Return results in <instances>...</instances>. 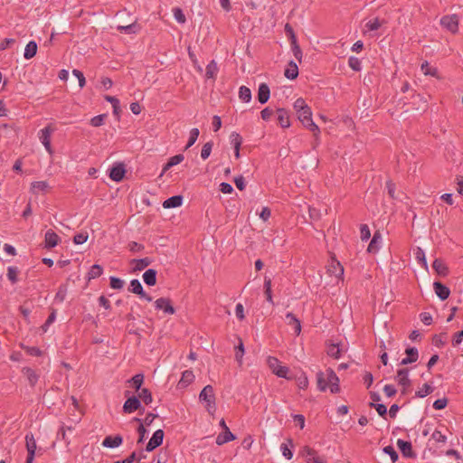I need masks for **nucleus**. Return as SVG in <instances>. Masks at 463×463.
Instances as JSON below:
<instances>
[{"label": "nucleus", "instance_id": "f257e3e1", "mask_svg": "<svg viewBox=\"0 0 463 463\" xmlns=\"http://www.w3.org/2000/svg\"><path fill=\"white\" fill-rule=\"evenodd\" d=\"M317 384L321 392H325L327 388L330 389L332 393L340 392L339 378L331 368H327L326 372L320 371L317 373Z\"/></svg>", "mask_w": 463, "mask_h": 463}, {"label": "nucleus", "instance_id": "f03ea898", "mask_svg": "<svg viewBox=\"0 0 463 463\" xmlns=\"http://www.w3.org/2000/svg\"><path fill=\"white\" fill-rule=\"evenodd\" d=\"M298 118L307 128L313 132L314 136L317 137V135L320 133V130L317 125L312 119V111L309 107L298 112Z\"/></svg>", "mask_w": 463, "mask_h": 463}, {"label": "nucleus", "instance_id": "7ed1b4c3", "mask_svg": "<svg viewBox=\"0 0 463 463\" xmlns=\"http://www.w3.org/2000/svg\"><path fill=\"white\" fill-rule=\"evenodd\" d=\"M199 400L206 402V410L209 413L215 411V395L212 385L208 384L201 391Z\"/></svg>", "mask_w": 463, "mask_h": 463}, {"label": "nucleus", "instance_id": "20e7f679", "mask_svg": "<svg viewBox=\"0 0 463 463\" xmlns=\"http://www.w3.org/2000/svg\"><path fill=\"white\" fill-rule=\"evenodd\" d=\"M129 393V391L125 392V396L128 397V399L123 405V411L125 413H132L136 411H139V414H143L145 408L141 405L139 398L135 395L128 397Z\"/></svg>", "mask_w": 463, "mask_h": 463}, {"label": "nucleus", "instance_id": "39448f33", "mask_svg": "<svg viewBox=\"0 0 463 463\" xmlns=\"http://www.w3.org/2000/svg\"><path fill=\"white\" fill-rule=\"evenodd\" d=\"M267 364L273 373L281 378L288 379V368L287 366H283L280 364V362L278 358L274 356L267 357Z\"/></svg>", "mask_w": 463, "mask_h": 463}, {"label": "nucleus", "instance_id": "423d86ee", "mask_svg": "<svg viewBox=\"0 0 463 463\" xmlns=\"http://www.w3.org/2000/svg\"><path fill=\"white\" fill-rule=\"evenodd\" d=\"M440 24L452 33L458 31V16L457 14L444 15L440 19Z\"/></svg>", "mask_w": 463, "mask_h": 463}, {"label": "nucleus", "instance_id": "0eeeda50", "mask_svg": "<svg viewBox=\"0 0 463 463\" xmlns=\"http://www.w3.org/2000/svg\"><path fill=\"white\" fill-rule=\"evenodd\" d=\"M302 456L306 458L307 463H326V460L320 457L317 450L308 446L303 448Z\"/></svg>", "mask_w": 463, "mask_h": 463}, {"label": "nucleus", "instance_id": "6e6552de", "mask_svg": "<svg viewBox=\"0 0 463 463\" xmlns=\"http://www.w3.org/2000/svg\"><path fill=\"white\" fill-rule=\"evenodd\" d=\"M53 131L54 128L51 125H48L44 128L41 129L39 133V138L41 142L50 154L52 153V148L51 145V135Z\"/></svg>", "mask_w": 463, "mask_h": 463}, {"label": "nucleus", "instance_id": "1a4fd4ad", "mask_svg": "<svg viewBox=\"0 0 463 463\" xmlns=\"http://www.w3.org/2000/svg\"><path fill=\"white\" fill-rule=\"evenodd\" d=\"M128 290L139 296V298L146 299L148 302H151L153 300L152 297L144 291L143 286L141 285L140 281L137 279H134L130 281Z\"/></svg>", "mask_w": 463, "mask_h": 463}, {"label": "nucleus", "instance_id": "9d476101", "mask_svg": "<svg viewBox=\"0 0 463 463\" xmlns=\"http://www.w3.org/2000/svg\"><path fill=\"white\" fill-rule=\"evenodd\" d=\"M25 443L27 449L26 459H29V463L33 462V459L35 458V451L37 449V445L33 433H27L25 435Z\"/></svg>", "mask_w": 463, "mask_h": 463}, {"label": "nucleus", "instance_id": "9b49d317", "mask_svg": "<svg viewBox=\"0 0 463 463\" xmlns=\"http://www.w3.org/2000/svg\"><path fill=\"white\" fill-rule=\"evenodd\" d=\"M164 436H165V433H164L163 430H156L153 433V436L151 437L149 441L147 442V444L146 446V450L150 452V451H153L157 447H159L163 443Z\"/></svg>", "mask_w": 463, "mask_h": 463}, {"label": "nucleus", "instance_id": "f8f14e48", "mask_svg": "<svg viewBox=\"0 0 463 463\" xmlns=\"http://www.w3.org/2000/svg\"><path fill=\"white\" fill-rule=\"evenodd\" d=\"M126 167L123 163H116L110 168L109 178L115 182H120L124 179Z\"/></svg>", "mask_w": 463, "mask_h": 463}, {"label": "nucleus", "instance_id": "ddd939ff", "mask_svg": "<svg viewBox=\"0 0 463 463\" xmlns=\"http://www.w3.org/2000/svg\"><path fill=\"white\" fill-rule=\"evenodd\" d=\"M155 307L158 310H163L165 314L174 315L175 313L171 299L167 298H157L155 301Z\"/></svg>", "mask_w": 463, "mask_h": 463}, {"label": "nucleus", "instance_id": "4468645a", "mask_svg": "<svg viewBox=\"0 0 463 463\" xmlns=\"http://www.w3.org/2000/svg\"><path fill=\"white\" fill-rule=\"evenodd\" d=\"M60 240L61 239L56 232H54L51 229L48 230L45 232V236H44V248L52 249V248L55 247L56 245H58Z\"/></svg>", "mask_w": 463, "mask_h": 463}, {"label": "nucleus", "instance_id": "2eb2a0df", "mask_svg": "<svg viewBox=\"0 0 463 463\" xmlns=\"http://www.w3.org/2000/svg\"><path fill=\"white\" fill-rule=\"evenodd\" d=\"M433 288L436 295L441 299L446 300L450 294V289L444 284L439 281H435L433 283Z\"/></svg>", "mask_w": 463, "mask_h": 463}, {"label": "nucleus", "instance_id": "dca6fc26", "mask_svg": "<svg viewBox=\"0 0 463 463\" xmlns=\"http://www.w3.org/2000/svg\"><path fill=\"white\" fill-rule=\"evenodd\" d=\"M123 442V438L121 435H115V436H107L103 441L102 446L105 448H118L119 447Z\"/></svg>", "mask_w": 463, "mask_h": 463}, {"label": "nucleus", "instance_id": "f3484780", "mask_svg": "<svg viewBox=\"0 0 463 463\" xmlns=\"http://www.w3.org/2000/svg\"><path fill=\"white\" fill-rule=\"evenodd\" d=\"M432 268L440 277H447L449 275V268L447 264L440 259H435L432 263Z\"/></svg>", "mask_w": 463, "mask_h": 463}, {"label": "nucleus", "instance_id": "a211bd4d", "mask_svg": "<svg viewBox=\"0 0 463 463\" xmlns=\"http://www.w3.org/2000/svg\"><path fill=\"white\" fill-rule=\"evenodd\" d=\"M270 97V90L269 87L266 83H261L259 86L258 90V100L260 104H265L268 102Z\"/></svg>", "mask_w": 463, "mask_h": 463}, {"label": "nucleus", "instance_id": "6ab92c4d", "mask_svg": "<svg viewBox=\"0 0 463 463\" xmlns=\"http://www.w3.org/2000/svg\"><path fill=\"white\" fill-rule=\"evenodd\" d=\"M278 122L281 128H287L290 126L288 111L285 109H278Z\"/></svg>", "mask_w": 463, "mask_h": 463}, {"label": "nucleus", "instance_id": "aec40b11", "mask_svg": "<svg viewBox=\"0 0 463 463\" xmlns=\"http://www.w3.org/2000/svg\"><path fill=\"white\" fill-rule=\"evenodd\" d=\"M184 197L182 195H174L169 197L163 203V207L165 209L176 208L182 205Z\"/></svg>", "mask_w": 463, "mask_h": 463}, {"label": "nucleus", "instance_id": "412c9836", "mask_svg": "<svg viewBox=\"0 0 463 463\" xmlns=\"http://www.w3.org/2000/svg\"><path fill=\"white\" fill-rule=\"evenodd\" d=\"M381 241H382V234L379 231H377L374 232L373 239L368 245L367 251L369 253L377 252L380 248Z\"/></svg>", "mask_w": 463, "mask_h": 463}, {"label": "nucleus", "instance_id": "4be33fe9", "mask_svg": "<svg viewBox=\"0 0 463 463\" xmlns=\"http://www.w3.org/2000/svg\"><path fill=\"white\" fill-rule=\"evenodd\" d=\"M286 322H287V324L288 326H293L296 335H299L300 334V332H301L300 321H299V319H298L296 317V316L293 313H291V312L287 313V315H286Z\"/></svg>", "mask_w": 463, "mask_h": 463}, {"label": "nucleus", "instance_id": "5701e85b", "mask_svg": "<svg viewBox=\"0 0 463 463\" xmlns=\"http://www.w3.org/2000/svg\"><path fill=\"white\" fill-rule=\"evenodd\" d=\"M284 75L288 80H295L298 76V67L297 63L293 61H290L288 64L284 71Z\"/></svg>", "mask_w": 463, "mask_h": 463}, {"label": "nucleus", "instance_id": "b1692460", "mask_svg": "<svg viewBox=\"0 0 463 463\" xmlns=\"http://www.w3.org/2000/svg\"><path fill=\"white\" fill-rule=\"evenodd\" d=\"M236 437L231 432L229 428L223 430V432L220 433L216 438V443L218 445H223L229 441L234 440Z\"/></svg>", "mask_w": 463, "mask_h": 463}, {"label": "nucleus", "instance_id": "393cba45", "mask_svg": "<svg viewBox=\"0 0 463 463\" xmlns=\"http://www.w3.org/2000/svg\"><path fill=\"white\" fill-rule=\"evenodd\" d=\"M22 372L26 376L29 384L34 387L39 379V375L35 371L30 367H24Z\"/></svg>", "mask_w": 463, "mask_h": 463}, {"label": "nucleus", "instance_id": "a878e982", "mask_svg": "<svg viewBox=\"0 0 463 463\" xmlns=\"http://www.w3.org/2000/svg\"><path fill=\"white\" fill-rule=\"evenodd\" d=\"M194 379V374L192 370H185L182 373V377L178 383L179 388L187 387Z\"/></svg>", "mask_w": 463, "mask_h": 463}, {"label": "nucleus", "instance_id": "bb28decb", "mask_svg": "<svg viewBox=\"0 0 463 463\" xmlns=\"http://www.w3.org/2000/svg\"><path fill=\"white\" fill-rule=\"evenodd\" d=\"M327 270L331 275H334L336 278H340L344 274V268L342 267L340 262L336 261L335 260H332V262L328 266Z\"/></svg>", "mask_w": 463, "mask_h": 463}, {"label": "nucleus", "instance_id": "cd10ccee", "mask_svg": "<svg viewBox=\"0 0 463 463\" xmlns=\"http://www.w3.org/2000/svg\"><path fill=\"white\" fill-rule=\"evenodd\" d=\"M156 274L157 271L154 269L146 270L143 274L144 282L147 286H155L156 284Z\"/></svg>", "mask_w": 463, "mask_h": 463}, {"label": "nucleus", "instance_id": "c85d7f7f", "mask_svg": "<svg viewBox=\"0 0 463 463\" xmlns=\"http://www.w3.org/2000/svg\"><path fill=\"white\" fill-rule=\"evenodd\" d=\"M37 43L34 41H30L24 50V56L26 60H30L36 55L37 52Z\"/></svg>", "mask_w": 463, "mask_h": 463}, {"label": "nucleus", "instance_id": "c756f323", "mask_svg": "<svg viewBox=\"0 0 463 463\" xmlns=\"http://www.w3.org/2000/svg\"><path fill=\"white\" fill-rule=\"evenodd\" d=\"M132 262L136 264L134 267V271H141L152 263V260L148 257H146L138 260L134 259L132 260Z\"/></svg>", "mask_w": 463, "mask_h": 463}, {"label": "nucleus", "instance_id": "7c9ffc66", "mask_svg": "<svg viewBox=\"0 0 463 463\" xmlns=\"http://www.w3.org/2000/svg\"><path fill=\"white\" fill-rule=\"evenodd\" d=\"M129 383H132V387L137 391L141 390V386L144 383V374L143 373H137L135 374L129 381Z\"/></svg>", "mask_w": 463, "mask_h": 463}, {"label": "nucleus", "instance_id": "2f4dec72", "mask_svg": "<svg viewBox=\"0 0 463 463\" xmlns=\"http://www.w3.org/2000/svg\"><path fill=\"white\" fill-rule=\"evenodd\" d=\"M137 397L146 405L150 404L153 401L152 393L147 388L141 389Z\"/></svg>", "mask_w": 463, "mask_h": 463}, {"label": "nucleus", "instance_id": "473e14b6", "mask_svg": "<svg viewBox=\"0 0 463 463\" xmlns=\"http://www.w3.org/2000/svg\"><path fill=\"white\" fill-rule=\"evenodd\" d=\"M218 72V66L214 60L211 61L206 66V78L214 79Z\"/></svg>", "mask_w": 463, "mask_h": 463}, {"label": "nucleus", "instance_id": "72a5a7b5", "mask_svg": "<svg viewBox=\"0 0 463 463\" xmlns=\"http://www.w3.org/2000/svg\"><path fill=\"white\" fill-rule=\"evenodd\" d=\"M19 269L17 267L14 266H9L7 268V279L10 280L12 284H15L18 281V274Z\"/></svg>", "mask_w": 463, "mask_h": 463}, {"label": "nucleus", "instance_id": "f704fd0d", "mask_svg": "<svg viewBox=\"0 0 463 463\" xmlns=\"http://www.w3.org/2000/svg\"><path fill=\"white\" fill-rule=\"evenodd\" d=\"M102 272V267L100 265L94 264L93 266H91L90 270L88 273V279L90 280L93 279H97L101 276Z\"/></svg>", "mask_w": 463, "mask_h": 463}, {"label": "nucleus", "instance_id": "c9c22d12", "mask_svg": "<svg viewBox=\"0 0 463 463\" xmlns=\"http://www.w3.org/2000/svg\"><path fill=\"white\" fill-rule=\"evenodd\" d=\"M118 29L121 33L130 34V33H137L139 31L140 26L137 23H133V24L126 25V26H118Z\"/></svg>", "mask_w": 463, "mask_h": 463}, {"label": "nucleus", "instance_id": "e433bc0d", "mask_svg": "<svg viewBox=\"0 0 463 463\" xmlns=\"http://www.w3.org/2000/svg\"><path fill=\"white\" fill-rule=\"evenodd\" d=\"M239 98L244 102H250L251 99V91L246 86H241L239 90Z\"/></svg>", "mask_w": 463, "mask_h": 463}, {"label": "nucleus", "instance_id": "4c0bfd02", "mask_svg": "<svg viewBox=\"0 0 463 463\" xmlns=\"http://www.w3.org/2000/svg\"><path fill=\"white\" fill-rule=\"evenodd\" d=\"M48 188V184L45 181H35L31 184L33 193L37 194L39 191H45Z\"/></svg>", "mask_w": 463, "mask_h": 463}, {"label": "nucleus", "instance_id": "58836bf2", "mask_svg": "<svg viewBox=\"0 0 463 463\" xmlns=\"http://www.w3.org/2000/svg\"><path fill=\"white\" fill-rule=\"evenodd\" d=\"M264 289L267 301L273 304L272 293H271V279L265 277L264 279Z\"/></svg>", "mask_w": 463, "mask_h": 463}, {"label": "nucleus", "instance_id": "ea45409f", "mask_svg": "<svg viewBox=\"0 0 463 463\" xmlns=\"http://www.w3.org/2000/svg\"><path fill=\"white\" fill-rule=\"evenodd\" d=\"M244 353L245 350L242 340L239 338V344L235 346V359L239 362V364H241Z\"/></svg>", "mask_w": 463, "mask_h": 463}, {"label": "nucleus", "instance_id": "a19ab883", "mask_svg": "<svg viewBox=\"0 0 463 463\" xmlns=\"http://www.w3.org/2000/svg\"><path fill=\"white\" fill-rule=\"evenodd\" d=\"M398 383L401 386V395H405V368L398 370Z\"/></svg>", "mask_w": 463, "mask_h": 463}, {"label": "nucleus", "instance_id": "79ce46f5", "mask_svg": "<svg viewBox=\"0 0 463 463\" xmlns=\"http://www.w3.org/2000/svg\"><path fill=\"white\" fill-rule=\"evenodd\" d=\"M418 357V349L416 347L407 348V364L416 362Z\"/></svg>", "mask_w": 463, "mask_h": 463}, {"label": "nucleus", "instance_id": "37998d69", "mask_svg": "<svg viewBox=\"0 0 463 463\" xmlns=\"http://www.w3.org/2000/svg\"><path fill=\"white\" fill-rule=\"evenodd\" d=\"M134 420L139 422V426L137 427V433L139 435L137 443H142L145 439L146 430L144 427V425L142 424L141 420L139 418H134Z\"/></svg>", "mask_w": 463, "mask_h": 463}, {"label": "nucleus", "instance_id": "c03bdc74", "mask_svg": "<svg viewBox=\"0 0 463 463\" xmlns=\"http://www.w3.org/2000/svg\"><path fill=\"white\" fill-rule=\"evenodd\" d=\"M199 133H200L199 129L196 128L191 129L189 140L185 146V149H188L190 146H192L195 143V141L197 140V138L199 137Z\"/></svg>", "mask_w": 463, "mask_h": 463}, {"label": "nucleus", "instance_id": "a18cd8bd", "mask_svg": "<svg viewBox=\"0 0 463 463\" xmlns=\"http://www.w3.org/2000/svg\"><path fill=\"white\" fill-rule=\"evenodd\" d=\"M67 295V285H61L55 295V300L63 302Z\"/></svg>", "mask_w": 463, "mask_h": 463}, {"label": "nucleus", "instance_id": "49530a36", "mask_svg": "<svg viewBox=\"0 0 463 463\" xmlns=\"http://www.w3.org/2000/svg\"><path fill=\"white\" fill-rule=\"evenodd\" d=\"M341 350L337 345L332 344L327 349V354L335 359L340 357Z\"/></svg>", "mask_w": 463, "mask_h": 463}, {"label": "nucleus", "instance_id": "de8ad7c7", "mask_svg": "<svg viewBox=\"0 0 463 463\" xmlns=\"http://www.w3.org/2000/svg\"><path fill=\"white\" fill-rule=\"evenodd\" d=\"M348 65L350 66V68L352 70H354L355 71H360L362 69L360 60L354 56L349 57Z\"/></svg>", "mask_w": 463, "mask_h": 463}, {"label": "nucleus", "instance_id": "09e8293b", "mask_svg": "<svg viewBox=\"0 0 463 463\" xmlns=\"http://www.w3.org/2000/svg\"><path fill=\"white\" fill-rule=\"evenodd\" d=\"M433 387L429 383H424L422 388L416 392V396L423 398L433 392Z\"/></svg>", "mask_w": 463, "mask_h": 463}, {"label": "nucleus", "instance_id": "8fccbe9b", "mask_svg": "<svg viewBox=\"0 0 463 463\" xmlns=\"http://www.w3.org/2000/svg\"><path fill=\"white\" fill-rule=\"evenodd\" d=\"M213 145V142L210 141V142L205 143L203 146V148H202V151H201V157L203 160L207 159L209 157V156L211 155Z\"/></svg>", "mask_w": 463, "mask_h": 463}, {"label": "nucleus", "instance_id": "3c124183", "mask_svg": "<svg viewBox=\"0 0 463 463\" xmlns=\"http://www.w3.org/2000/svg\"><path fill=\"white\" fill-rule=\"evenodd\" d=\"M230 139H231V143L233 146V147L234 146H241V144H242V137H241V136L239 133L235 132V131L232 132V134L230 135Z\"/></svg>", "mask_w": 463, "mask_h": 463}, {"label": "nucleus", "instance_id": "603ef678", "mask_svg": "<svg viewBox=\"0 0 463 463\" xmlns=\"http://www.w3.org/2000/svg\"><path fill=\"white\" fill-rule=\"evenodd\" d=\"M107 118V114H100L98 116H95L90 119V125L92 127H100L104 124V120Z\"/></svg>", "mask_w": 463, "mask_h": 463}, {"label": "nucleus", "instance_id": "864d4df0", "mask_svg": "<svg viewBox=\"0 0 463 463\" xmlns=\"http://www.w3.org/2000/svg\"><path fill=\"white\" fill-rule=\"evenodd\" d=\"M383 452L391 457L392 462L394 463L398 460V453L392 446H386L383 448Z\"/></svg>", "mask_w": 463, "mask_h": 463}, {"label": "nucleus", "instance_id": "5fc2aeb1", "mask_svg": "<svg viewBox=\"0 0 463 463\" xmlns=\"http://www.w3.org/2000/svg\"><path fill=\"white\" fill-rule=\"evenodd\" d=\"M415 256H416V259L419 261V263L421 264L422 267L427 268V260L425 258V253L420 248H417Z\"/></svg>", "mask_w": 463, "mask_h": 463}, {"label": "nucleus", "instance_id": "6e6d98bb", "mask_svg": "<svg viewBox=\"0 0 463 463\" xmlns=\"http://www.w3.org/2000/svg\"><path fill=\"white\" fill-rule=\"evenodd\" d=\"M360 235L362 241H367L371 237V232L367 224L360 226Z\"/></svg>", "mask_w": 463, "mask_h": 463}, {"label": "nucleus", "instance_id": "4d7b16f0", "mask_svg": "<svg viewBox=\"0 0 463 463\" xmlns=\"http://www.w3.org/2000/svg\"><path fill=\"white\" fill-rule=\"evenodd\" d=\"M421 71L424 72L425 75L435 76L437 74V69L431 68L428 61H425L421 64Z\"/></svg>", "mask_w": 463, "mask_h": 463}, {"label": "nucleus", "instance_id": "13d9d810", "mask_svg": "<svg viewBox=\"0 0 463 463\" xmlns=\"http://www.w3.org/2000/svg\"><path fill=\"white\" fill-rule=\"evenodd\" d=\"M370 407L375 408L378 414L384 417L387 414V407L384 404L370 402Z\"/></svg>", "mask_w": 463, "mask_h": 463}, {"label": "nucleus", "instance_id": "bf43d9fd", "mask_svg": "<svg viewBox=\"0 0 463 463\" xmlns=\"http://www.w3.org/2000/svg\"><path fill=\"white\" fill-rule=\"evenodd\" d=\"M89 235L87 232H80L74 235L73 242L75 244H82L87 241Z\"/></svg>", "mask_w": 463, "mask_h": 463}, {"label": "nucleus", "instance_id": "052dcab7", "mask_svg": "<svg viewBox=\"0 0 463 463\" xmlns=\"http://www.w3.org/2000/svg\"><path fill=\"white\" fill-rule=\"evenodd\" d=\"M110 287L114 289H121L124 286V281L116 277H110Z\"/></svg>", "mask_w": 463, "mask_h": 463}, {"label": "nucleus", "instance_id": "680f3d73", "mask_svg": "<svg viewBox=\"0 0 463 463\" xmlns=\"http://www.w3.org/2000/svg\"><path fill=\"white\" fill-rule=\"evenodd\" d=\"M174 15L176 21L180 24H184L186 21L185 15L183 13L182 9L179 7H176L174 9Z\"/></svg>", "mask_w": 463, "mask_h": 463}, {"label": "nucleus", "instance_id": "e2e57ef3", "mask_svg": "<svg viewBox=\"0 0 463 463\" xmlns=\"http://www.w3.org/2000/svg\"><path fill=\"white\" fill-rule=\"evenodd\" d=\"M448 402H449L448 399L445 397L441 398V399H438L433 402L432 406L435 410H442L447 406Z\"/></svg>", "mask_w": 463, "mask_h": 463}, {"label": "nucleus", "instance_id": "0e129e2a", "mask_svg": "<svg viewBox=\"0 0 463 463\" xmlns=\"http://www.w3.org/2000/svg\"><path fill=\"white\" fill-rule=\"evenodd\" d=\"M381 26V23H380V20L378 18H374L373 20H370L367 24H366V27L368 28V30L370 31H375V30H378Z\"/></svg>", "mask_w": 463, "mask_h": 463}, {"label": "nucleus", "instance_id": "69168bd1", "mask_svg": "<svg viewBox=\"0 0 463 463\" xmlns=\"http://www.w3.org/2000/svg\"><path fill=\"white\" fill-rule=\"evenodd\" d=\"M234 184L240 191H243L246 187L245 180L242 175L236 176L234 178Z\"/></svg>", "mask_w": 463, "mask_h": 463}, {"label": "nucleus", "instance_id": "338daca9", "mask_svg": "<svg viewBox=\"0 0 463 463\" xmlns=\"http://www.w3.org/2000/svg\"><path fill=\"white\" fill-rule=\"evenodd\" d=\"M308 108V106L306 104L305 100L301 98L298 99L294 102V109L297 110V113L304 110V109Z\"/></svg>", "mask_w": 463, "mask_h": 463}, {"label": "nucleus", "instance_id": "774afa93", "mask_svg": "<svg viewBox=\"0 0 463 463\" xmlns=\"http://www.w3.org/2000/svg\"><path fill=\"white\" fill-rule=\"evenodd\" d=\"M420 321L426 325V326H430L431 323H432V317L430 313L428 312H422L420 314Z\"/></svg>", "mask_w": 463, "mask_h": 463}]
</instances>
